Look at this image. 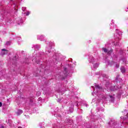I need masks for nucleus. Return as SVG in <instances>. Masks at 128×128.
Wrapping results in <instances>:
<instances>
[{
    "mask_svg": "<svg viewBox=\"0 0 128 128\" xmlns=\"http://www.w3.org/2000/svg\"><path fill=\"white\" fill-rule=\"evenodd\" d=\"M94 86L95 88H94V86L92 87L94 90V92H92V96H94V94H96L97 96H98L100 100H106L108 96H104L102 95L104 89L96 84H95Z\"/></svg>",
    "mask_w": 128,
    "mask_h": 128,
    "instance_id": "1",
    "label": "nucleus"
},
{
    "mask_svg": "<svg viewBox=\"0 0 128 128\" xmlns=\"http://www.w3.org/2000/svg\"><path fill=\"white\" fill-rule=\"evenodd\" d=\"M105 86L107 88H110L111 90H118L120 88H122V86H118V85H115L114 86H112V85L110 83V82H106L105 84Z\"/></svg>",
    "mask_w": 128,
    "mask_h": 128,
    "instance_id": "2",
    "label": "nucleus"
},
{
    "mask_svg": "<svg viewBox=\"0 0 128 128\" xmlns=\"http://www.w3.org/2000/svg\"><path fill=\"white\" fill-rule=\"evenodd\" d=\"M96 60H95L92 56H89L88 62L90 64H94L93 66L94 68H98V63L96 62Z\"/></svg>",
    "mask_w": 128,
    "mask_h": 128,
    "instance_id": "3",
    "label": "nucleus"
},
{
    "mask_svg": "<svg viewBox=\"0 0 128 128\" xmlns=\"http://www.w3.org/2000/svg\"><path fill=\"white\" fill-rule=\"evenodd\" d=\"M102 50L104 52H106V54H107L108 56H110L112 54V50H108L106 48H102Z\"/></svg>",
    "mask_w": 128,
    "mask_h": 128,
    "instance_id": "4",
    "label": "nucleus"
},
{
    "mask_svg": "<svg viewBox=\"0 0 128 128\" xmlns=\"http://www.w3.org/2000/svg\"><path fill=\"white\" fill-rule=\"evenodd\" d=\"M8 52V50H6V49H2L1 52V54L2 56H4V54H6Z\"/></svg>",
    "mask_w": 128,
    "mask_h": 128,
    "instance_id": "5",
    "label": "nucleus"
},
{
    "mask_svg": "<svg viewBox=\"0 0 128 128\" xmlns=\"http://www.w3.org/2000/svg\"><path fill=\"white\" fill-rule=\"evenodd\" d=\"M44 38H46V37L44 36H38V40H40L42 41L44 40Z\"/></svg>",
    "mask_w": 128,
    "mask_h": 128,
    "instance_id": "6",
    "label": "nucleus"
},
{
    "mask_svg": "<svg viewBox=\"0 0 128 128\" xmlns=\"http://www.w3.org/2000/svg\"><path fill=\"white\" fill-rule=\"evenodd\" d=\"M32 48H34V50H40V45L36 44V45H34Z\"/></svg>",
    "mask_w": 128,
    "mask_h": 128,
    "instance_id": "7",
    "label": "nucleus"
},
{
    "mask_svg": "<svg viewBox=\"0 0 128 128\" xmlns=\"http://www.w3.org/2000/svg\"><path fill=\"white\" fill-rule=\"evenodd\" d=\"M120 70L122 74H124V72H126V68L124 66H122L120 68Z\"/></svg>",
    "mask_w": 128,
    "mask_h": 128,
    "instance_id": "8",
    "label": "nucleus"
},
{
    "mask_svg": "<svg viewBox=\"0 0 128 128\" xmlns=\"http://www.w3.org/2000/svg\"><path fill=\"white\" fill-rule=\"evenodd\" d=\"M109 96L110 98V101L111 102H114V97L112 96Z\"/></svg>",
    "mask_w": 128,
    "mask_h": 128,
    "instance_id": "9",
    "label": "nucleus"
},
{
    "mask_svg": "<svg viewBox=\"0 0 128 128\" xmlns=\"http://www.w3.org/2000/svg\"><path fill=\"white\" fill-rule=\"evenodd\" d=\"M120 122H122V124H128V122H126V118H124L123 121L122 120Z\"/></svg>",
    "mask_w": 128,
    "mask_h": 128,
    "instance_id": "10",
    "label": "nucleus"
},
{
    "mask_svg": "<svg viewBox=\"0 0 128 128\" xmlns=\"http://www.w3.org/2000/svg\"><path fill=\"white\" fill-rule=\"evenodd\" d=\"M118 29L116 30V34H117L118 37L116 38V36H114V38L116 39L118 38V40H120V38H118V36H120V34L118 32Z\"/></svg>",
    "mask_w": 128,
    "mask_h": 128,
    "instance_id": "11",
    "label": "nucleus"
},
{
    "mask_svg": "<svg viewBox=\"0 0 128 128\" xmlns=\"http://www.w3.org/2000/svg\"><path fill=\"white\" fill-rule=\"evenodd\" d=\"M22 112H23L22 110H19L16 112V114H18V116H20L21 114H22Z\"/></svg>",
    "mask_w": 128,
    "mask_h": 128,
    "instance_id": "12",
    "label": "nucleus"
},
{
    "mask_svg": "<svg viewBox=\"0 0 128 128\" xmlns=\"http://www.w3.org/2000/svg\"><path fill=\"white\" fill-rule=\"evenodd\" d=\"M102 76H103L104 80V78H108V75H106V74H103L102 75Z\"/></svg>",
    "mask_w": 128,
    "mask_h": 128,
    "instance_id": "13",
    "label": "nucleus"
},
{
    "mask_svg": "<svg viewBox=\"0 0 128 128\" xmlns=\"http://www.w3.org/2000/svg\"><path fill=\"white\" fill-rule=\"evenodd\" d=\"M46 52H48L50 54L52 52V48L50 47V50H48V48H46Z\"/></svg>",
    "mask_w": 128,
    "mask_h": 128,
    "instance_id": "14",
    "label": "nucleus"
},
{
    "mask_svg": "<svg viewBox=\"0 0 128 128\" xmlns=\"http://www.w3.org/2000/svg\"><path fill=\"white\" fill-rule=\"evenodd\" d=\"M12 44V42L10 41H8L6 42V46H10V44Z\"/></svg>",
    "mask_w": 128,
    "mask_h": 128,
    "instance_id": "15",
    "label": "nucleus"
},
{
    "mask_svg": "<svg viewBox=\"0 0 128 128\" xmlns=\"http://www.w3.org/2000/svg\"><path fill=\"white\" fill-rule=\"evenodd\" d=\"M18 24H22V18H20V20H18Z\"/></svg>",
    "mask_w": 128,
    "mask_h": 128,
    "instance_id": "16",
    "label": "nucleus"
},
{
    "mask_svg": "<svg viewBox=\"0 0 128 128\" xmlns=\"http://www.w3.org/2000/svg\"><path fill=\"white\" fill-rule=\"evenodd\" d=\"M116 68H120V64L118 63H116Z\"/></svg>",
    "mask_w": 128,
    "mask_h": 128,
    "instance_id": "17",
    "label": "nucleus"
},
{
    "mask_svg": "<svg viewBox=\"0 0 128 128\" xmlns=\"http://www.w3.org/2000/svg\"><path fill=\"white\" fill-rule=\"evenodd\" d=\"M26 10V7H22V10L23 12H24Z\"/></svg>",
    "mask_w": 128,
    "mask_h": 128,
    "instance_id": "18",
    "label": "nucleus"
},
{
    "mask_svg": "<svg viewBox=\"0 0 128 128\" xmlns=\"http://www.w3.org/2000/svg\"><path fill=\"white\" fill-rule=\"evenodd\" d=\"M114 64V62H111V63L109 62V64H110V66H112V64Z\"/></svg>",
    "mask_w": 128,
    "mask_h": 128,
    "instance_id": "19",
    "label": "nucleus"
},
{
    "mask_svg": "<svg viewBox=\"0 0 128 128\" xmlns=\"http://www.w3.org/2000/svg\"><path fill=\"white\" fill-rule=\"evenodd\" d=\"M68 70L66 69V68H64V74H66V70Z\"/></svg>",
    "mask_w": 128,
    "mask_h": 128,
    "instance_id": "20",
    "label": "nucleus"
},
{
    "mask_svg": "<svg viewBox=\"0 0 128 128\" xmlns=\"http://www.w3.org/2000/svg\"><path fill=\"white\" fill-rule=\"evenodd\" d=\"M118 44H118V42H116V44H114V45L116 46H118Z\"/></svg>",
    "mask_w": 128,
    "mask_h": 128,
    "instance_id": "21",
    "label": "nucleus"
},
{
    "mask_svg": "<svg viewBox=\"0 0 128 128\" xmlns=\"http://www.w3.org/2000/svg\"><path fill=\"white\" fill-rule=\"evenodd\" d=\"M114 124V122H112V121H110L109 122V124Z\"/></svg>",
    "mask_w": 128,
    "mask_h": 128,
    "instance_id": "22",
    "label": "nucleus"
},
{
    "mask_svg": "<svg viewBox=\"0 0 128 128\" xmlns=\"http://www.w3.org/2000/svg\"><path fill=\"white\" fill-rule=\"evenodd\" d=\"M1 106H2V102H0V108H1Z\"/></svg>",
    "mask_w": 128,
    "mask_h": 128,
    "instance_id": "23",
    "label": "nucleus"
},
{
    "mask_svg": "<svg viewBox=\"0 0 128 128\" xmlns=\"http://www.w3.org/2000/svg\"><path fill=\"white\" fill-rule=\"evenodd\" d=\"M30 14V12H28L26 14V16H28Z\"/></svg>",
    "mask_w": 128,
    "mask_h": 128,
    "instance_id": "24",
    "label": "nucleus"
},
{
    "mask_svg": "<svg viewBox=\"0 0 128 128\" xmlns=\"http://www.w3.org/2000/svg\"><path fill=\"white\" fill-rule=\"evenodd\" d=\"M58 102H60V99H58Z\"/></svg>",
    "mask_w": 128,
    "mask_h": 128,
    "instance_id": "25",
    "label": "nucleus"
},
{
    "mask_svg": "<svg viewBox=\"0 0 128 128\" xmlns=\"http://www.w3.org/2000/svg\"><path fill=\"white\" fill-rule=\"evenodd\" d=\"M30 102H32V100H30Z\"/></svg>",
    "mask_w": 128,
    "mask_h": 128,
    "instance_id": "26",
    "label": "nucleus"
},
{
    "mask_svg": "<svg viewBox=\"0 0 128 128\" xmlns=\"http://www.w3.org/2000/svg\"><path fill=\"white\" fill-rule=\"evenodd\" d=\"M53 128H56V126H54V124L53 125Z\"/></svg>",
    "mask_w": 128,
    "mask_h": 128,
    "instance_id": "27",
    "label": "nucleus"
},
{
    "mask_svg": "<svg viewBox=\"0 0 128 128\" xmlns=\"http://www.w3.org/2000/svg\"><path fill=\"white\" fill-rule=\"evenodd\" d=\"M85 106H86V108H88V104H86Z\"/></svg>",
    "mask_w": 128,
    "mask_h": 128,
    "instance_id": "28",
    "label": "nucleus"
},
{
    "mask_svg": "<svg viewBox=\"0 0 128 128\" xmlns=\"http://www.w3.org/2000/svg\"><path fill=\"white\" fill-rule=\"evenodd\" d=\"M18 128H22V126H18Z\"/></svg>",
    "mask_w": 128,
    "mask_h": 128,
    "instance_id": "29",
    "label": "nucleus"
},
{
    "mask_svg": "<svg viewBox=\"0 0 128 128\" xmlns=\"http://www.w3.org/2000/svg\"><path fill=\"white\" fill-rule=\"evenodd\" d=\"M72 110H74V108H71Z\"/></svg>",
    "mask_w": 128,
    "mask_h": 128,
    "instance_id": "30",
    "label": "nucleus"
},
{
    "mask_svg": "<svg viewBox=\"0 0 128 128\" xmlns=\"http://www.w3.org/2000/svg\"><path fill=\"white\" fill-rule=\"evenodd\" d=\"M76 106H78V104H77Z\"/></svg>",
    "mask_w": 128,
    "mask_h": 128,
    "instance_id": "31",
    "label": "nucleus"
},
{
    "mask_svg": "<svg viewBox=\"0 0 128 128\" xmlns=\"http://www.w3.org/2000/svg\"><path fill=\"white\" fill-rule=\"evenodd\" d=\"M2 128H4V126H2V127H1Z\"/></svg>",
    "mask_w": 128,
    "mask_h": 128,
    "instance_id": "32",
    "label": "nucleus"
},
{
    "mask_svg": "<svg viewBox=\"0 0 128 128\" xmlns=\"http://www.w3.org/2000/svg\"><path fill=\"white\" fill-rule=\"evenodd\" d=\"M120 118H121V119H122V117H120Z\"/></svg>",
    "mask_w": 128,
    "mask_h": 128,
    "instance_id": "33",
    "label": "nucleus"
},
{
    "mask_svg": "<svg viewBox=\"0 0 128 128\" xmlns=\"http://www.w3.org/2000/svg\"><path fill=\"white\" fill-rule=\"evenodd\" d=\"M127 116H128V114H127Z\"/></svg>",
    "mask_w": 128,
    "mask_h": 128,
    "instance_id": "34",
    "label": "nucleus"
},
{
    "mask_svg": "<svg viewBox=\"0 0 128 128\" xmlns=\"http://www.w3.org/2000/svg\"><path fill=\"white\" fill-rule=\"evenodd\" d=\"M59 116H60V115Z\"/></svg>",
    "mask_w": 128,
    "mask_h": 128,
    "instance_id": "35",
    "label": "nucleus"
},
{
    "mask_svg": "<svg viewBox=\"0 0 128 128\" xmlns=\"http://www.w3.org/2000/svg\"><path fill=\"white\" fill-rule=\"evenodd\" d=\"M37 64H38V62H37Z\"/></svg>",
    "mask_w": 128,
    "mask_h": 128,
    "instance_id": "36",
    "label": "nucleus"
}]
</instances>
